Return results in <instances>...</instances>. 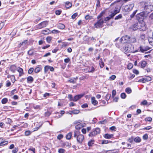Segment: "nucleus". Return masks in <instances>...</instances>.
Returning a JSON list of instances; mask_svg holds the SVG:
<instances>
[{
    "instance_id": "obj_21",
    "label": "nucleus",
    "mask_w": 153,
    "mask_h": 153,
    "mask_svg": "<svg viewBox=\"0 0 153 153\" xmlns=\"http://www.w3.org/2000/svg\"><path fill=\"white\" fill-rule=\"evenodd\" d=\"M134 140L136 143H139L141 142V140L140 137L137 136L134 138Z\"/></svg>"
},
{
    "instance_id": "obj_19",
    "label": "nucleus",
    "mask_w": 153,
    "mask_h": 153,
    "mask_svg": "<svg viewBox=\"0 0 153 153\" xmlns=\"http://www.w3.org/2000/svg\"><path fill=\"white\" fill-rule=\"evenodd\" d=\"M27 82L28 83H31L34 80L33 77L31 76H29L27 78Z\"/></svg>"
},
{
    "instance_id": "obj_22",
    "label": "nucleus",
    "mask_w": 153,
    "mask_h": 153,
    "mask_svg": "<svg viewBox=\"0 0 153 153\" xmlns=\"http://www.w3.org/2000/svg\"><path fill=\"white\" fill-rule=\"evenodd\" d=\"M18 71L19 73V76H21L24 74V72L23 69L20 67H19L17 70Z\"/></svg>"
},
{
    "instance_id": "obj_40",
    "label": "nucleus",
    "mask_w": 153,
    "mask_h": 153,
    "mask_svg": "<svg viewBox=\"0 0 153 153\" xmlns=\"http://www.w3.org/2000/svg\"><path fill=\"white\" fill-rule=\"evenodd\" d=\"M120 97L122 99H124L126 97V95L125 93H123L121 94Z\"/></svg>"
},
{
    "instance_id": "obj_63",
    "label": "nucleus",
    "mask_w": 153,
    "mask_h": 153,
    "mask_svg": "<svg viewBox=\"0 0 153 153\" xmlns=\"http://www.w3.org/2000/svg\"><path fill=\"white\" fill-rule=\"evenodd\" d=\"M18 151V149L17 148H15L12 151L13 153H16Z\"/></svg>"
},
{
    "instance_id": "obj_52",
    "label": "nucleus",
    "mask_w": 153,
    "mask_h": 153,
    "mask_svg": "<svg viewBox=\"0 0 153 153\" xmlns=\"http://www.w3.org/2000/svg\"><path fill=\"white\" fill-rule=\"evenodd\" d=\"M147 103L148 102L146 100H144L141 102L140 105H147Z\"/></svg>"
},
{
    "instance_id": "obj_64",
    "label": "nucleus",
    "mask_w": 153,
    "mask_h": 153,
    "mask_svg": "<svg viewBox=\"0 0 153 153\" xmlns=\"http://www.w3.org/2000/svg\"><path fill=\"white\" fill-rule=\"evenodd\" d=\"M150 44L153 46V39H150L149 40Z\"/></svg>"
},
{
    "instance_id": "obj_43",
    "label": "nucleus",
    "mask_w": 153,
    "mask_h": 153,
    "mask_svg": "<svg viewBox=\"0 0 153 153\" xmlns=\"http://www.w3.org/2000/svg\"><path fill=\"white\" fill-rule=\"evenodd\" d=\"M49 66L46 65L44 67V71L45 73H46L49 69Z\"/></svg>"
},
{
    "instance_id": "obj_29",
    "label": "nucleus",
    "mask_w": 153,
    "mask_h": 153,
    "mask_svg": "<svg viewBox=\"0 0 153 153\" xmlns=\"http://www.w3.org/2000/svg\"><path fill=\"white\" fill-rule=\"evenodd\" d=\"M95 71V68L93 66H91L89 68L88 72L93 73Z\"/></svg>"
},
{
    "instance_id": "obj_46",
    "label": "nucleus",
    "mask_w": 153,
    "mask_h": 153,
    "mask_svg": "<svg viewBox=\"0 0 153 153\" xmlns=\"http://www.w3.org/2000/svg\"><path fill=\"white\" fill-rule=\"evenodd\" d=\"M133 67V65L131 63L128 64L127 65V68L129 69H131Z\"/></svg>"
},
{
    "instance_id": "obj_4",
    "label": "nucleus",
    "mask_w": 153,
    "mask_h": 153,
    "mask_svg": "<svg viewBox=\"0 0 153 153\" xmlns=\"http://www.w3.org/2000/svg\"><path fill=\"white\" fill-rule=\"evenodd\" d=\"M124 51L128 53H134L137 52V51H134V45L131 44L125 46L124 48Z\"/></svg>"
},
{
    "instance_id": "obj_47",
    "label": "nucleus",
    "mask_w": 153,
    "mask_h": 153,
    "mask_svg": "<svg viewBox=\"0 0 153 153\" xmlns=\"http://www.w3.org/2000/svg\"><path fill=\"white\" fill-rule=\"evenodd\" d=\"M34 70V69L33 68H31L28 70V73L29 74H31L32 73Z\"/></svg>"
},
{
    "instance_id": "obj_62",
    "label": "nucleus",
    "mask_w": 153,
    "mask_h": 153,
    "mask_svg": "<svg viewBox=\"0 0 153 153\" xmlns=\"http://www.w3.org/2000/svg\"><path fill=\"white\" fill-rule=\"evenodd\" d=\"M27 40H24L23 42H22V44H23V46H25L27 45Z\"/></svg>"
},
{
    "instance_id": "obj_10",
    "label": "nucleus",
    "mask_w": 153,
    "mask_h": 153,
    "mask_svg": "<svg viewBox=\"0 0 153 153\" xmlns=\"http://www.w3.org/2000/svg\"><path fill=\"white\" fill-rule=\"evenodd\" d=\"M134 6V4L126 5L124 7V9L125 11L129 12L131 10Z\"/></svg>"
},
{
    "instance_id": "obj_7",
    "label": "nucleus",
    "mask_w": 153,
    "mask_h": 153,
    "mask_svg": "<svg viewBox=\"0 0 153 153\" xmlns=\"http://www.w3.org/2000/svg\"><path fill=\"white\" fill-rule=\"evenodd\" d=\"M100 129L98 128H96L94 130L91 132L88 135L89 137H92L99 134L100 132Z\"/></svg>"
},
{
    "instance_id": "obj_14",
    "label": "nucleus",
    "mask_w": 153,
    "mask_h": 153,
    "mask_svg": "<svg viewBox=\"0 0 153 153\" xmlns=\"http://www.w3.org/2000/svg\"><path fill=\"white\" fill-rule=\"evenodd\" d=\"M139 48L140 51L142 53H143L145 51H146L149 50L148 48L141 46Z\"/></svg>"
},
{
    "instance_id": "obj_45",
    "label": "nucleus",
    "mask_w": 153,
    "mask_h": 153,
    "mask_svg": "<svg viewBox=\"0 0 153 153\" xmlns=\"http://www.w3.org/2000/svg\"><path fill=\"white\" fill-rule=\"evenodd\" d=\"M111 141H108V140H103L102 141V144H107L109 142H111Z\"/></svg>"
},
{
    "instance_id": "obj_57",
    "label": "nucleus",
    "mask_w": 153,
    "mask_h": 153,
    "mask_svg": "<svg viewBox=\"0 0 153 153\" xmlns=\"http://www.w3.org/2000/svg\"><path fill=\"white\" fill-rule=\"evenodd\" d=\"M51 114V113L49 111H48L45 113V116L46 117H48Z\"/></svg>"
},
{
    "instance_id": "obj_53",
    "label": "nucleus",
    "mask_w": 153,
    "mask_h": 153,
    "mask_svg": "<svg viewBox=\"0 0 153 153\" xmlns=\"http://www.w3.org/2000/svg\"><path fill=\"white\" fill-rule=\"evenodd\" d=\"M62 44L61 45L62 47H66L68 45V42H62Z\"/></svg>"
},
{
    "instance_id": "obj_27",
    "label": "nucleus",
    "mask_w": 153,
    "mask_h": 153,
    "mask_svg": "<svg viewBox=\"0 0 153 153\" xmlns=\"http://www.w3.org/2000/svg\"><path fill=\"white\" fill-rule=\"evenodd\" d=\"M57 27L61 29H63L65 28V26L63 24L60 23L58 25Z\"/></svg>"
},
{
    "instance_id": "obj_30",
    "label": "nucleus",
    "mask_w": 153,
    "mask_h": 153,
    "mask_svg": "<svg viewBox=\"0 0 153 153\" xmlns=\"http://www.w3.org/2000/svg\"><path fill=\"white\" fill-rule=\"evenodd\" d=\"M125 91L127 94H130L132 90L130 88L128 87L126 89Z\"/></svg>"
},
{
    "instance_id": "obj_6",
    "label": "nucleus",
    "mask_w": 153,
    "mask_h": 153,
    "mask_svg": "<svg viewBox=\"0 0 153 153\" xmlns=\"http://www.w3.org/2000/svg\"><path fill=\"white\" fill-rule=\"evenodd\" d=\"M104 21L102 19H99L97 22L94 25V27L95 28L102 27L103 26Z\"/></svg>"
},
{
    "instance_id": "obj_3",
    "label": "nucleus",
    "mask_w": 153,
    "mask_h": 153,
    "mask_svg": "<svg viewBox=\"0 0 153 153\" xmlns=\"http://www.w3.org/2000/svg\"><path fill=\"white\" fill-rule=\"evenodd\" d=\"M143 9L145 13H147L148 15L149 13H150L153 10V5L148 4L147 3L145 2L143 6Z\"/></svg>"
},
{
    "instance_id": "obj_60",
    "label": "nucleus",
    "mask_w": 153,
    "mask_h": 153,
    "mask_svg": "<svg viewBox=\"0 0 153 153\" xmlns=\"http://www.w3.org/2000/svg\"><path fill=\"white\" fill-rule=\"evenodd\" d=\"M61 12L62 11L61 10H58L56 11L55 13L56 15H59L61 14Z\"/></svg>"
},
{
    "instance_id": "obj_38",
    "label": "nucleus",
    "mask_w": 153,
    "mask_h": 153,
    "mask_svg": "<svg viewBox=\"0 0 153 153\" xmlns=\"http://www.w3.org/2000/svg\"><path fill=\"white\" fill-rule=\"evenodd\" d=\"M122 17V15L121 14H120L116 16L115 18L114 19L115 20H118L120 19H121Z\"/></svg>"
},
{
    "instance_id": "obj_20",
    "label": "nucleus",
    "mask_w": 153,
    "mask_h": 153,
    "mask_svg": "<svg viewBox=\"0 0 153 153\" xmlns=\"http://www.w3.org/2000/svg\"><path fill=\"white\" fill-rule=\"evenodd\" d=\"M16 68V67L14 65H11L10 67V70L13 73H14L15 72Z\"/></svg>"
},
{
    "instance_id": "obj_37",
    "label": "nucleus",
    "mask_w": 153,
    "mask_h": 153,
    "mask_svg": "<svg viewBox=\"0 0 153 153\" xmlns=\"http://www.w3.org/2000/svg\"><path fill=\"white\" fill-rule=\"evenodd\" d=\"M90 38L88 36H85L83 37V39L84 41L88 42V41Z\"/></svg>"
},
{
    "instance_id": "obj_59",
    "label": "nucleus",
    "mask_w": 153,
    "mask_h": 153,
    "mask_svg": "<svg viewBox=\"0 0 153 153\" xmlns=\"http://www.w3.org/2000/svg\"><path fill=\"white\" fill-rule=\"evenodd\" d=\"M78 15V14L77 13H76L74 14L72 16L71 18L73 19H75Z\"/></svg>"
},
{
    "instance_id": "obj_55",
    "label": "nucleus",
    "mask_w": 153,
    "mask_h": 153,
    "mask_svg": "<svg viewBox=\"0 0 153 153\" xmlns=\"http://www.w3.org/2000/svg\"><path fill=\"white\" fill-rule=\"evenodd\" d=\"M143 139L144 140H146L148 138V135L147 134H145L143 137Z\"/></svg>"
},
{
    "instance_id": "obj_28",
    "label": "nucleus",
    "mask_w": 153,
    "mask_h": 153,
    "mask_svg": "<svg viewBox=\"0 0 153 153\" xmlns=\"http://www.w3.org/2000/svg\"><path fill=\"white\" fill-rule=\"evenodd\" d=\"M99 64L101 68H102L104 66V63L102 62V58L100 59Z\"/></svg>"
},
{
    "instance_id": "obj_36",
    "label": "nucleus",
    "mask_w": 153,
    "mask_h": 153,
    "mask_svg": "<svg viewBox=\"0 0 153 153\" xmlns=\"http://www.w3.org/2000/svg\"><path fill=\"white\" fill-rule=\"evenodd\" d=\"M66 152V150L62 148L59 149L58 152L59 153H65Z\"/></svg>"
},
{
    "instance_id": "obj_23",
    "label": "nucleus",
    "mask_w": 153,
    "mask_h": 153,
    "mask_svg": "<svg viewBox=\"0 0 153 153\" xmlns=\"http://www.w3.org/2000/svg\"><path fill=\"white\" fill-rule=\"evenodd\" d=\"M50 30L48 29H46L45 30L42 31V33L44 34H48L50 33Z\"/></svg>"
},
{
    "instance_id": "obj_49",
    "label": "nucleus",
    "mask_w": 153,
    "mask_h": 153,
    "mask_svg": "<svg viewBox=\"0 0 153 153\" xmlns=\"http://www.w3.org/2000/svg\"><path fill=\"white\" fill-rule=\"evenodd\" d=\"M116 92L115 90H114L112 92V97L114 98V96L116 94Z\"/></svg>"
},
{
    "instance_id": "obj_56",
    "label": "nucleus",
    "mask_w": 153,
    "mask_h": 153,
    "mask_svg": "<svg viewBox=\"0 0 153 153\" xmlns=\"http://www.w3.org/2000/svg\"><path fill=\"white\" fill-rule=\"evenodd\" d=\"M31 133V132L30 131H25V135L26 136H28Z\"/></svg>"
},
{
    "instance_id": "obj_61",
    "label": "nucleus",
    "mask_w": 153,
    "mask_h": 153,
    "mask_svg": "<svg viewBox=\"0 0 153 153\" xmlns=\"http://www.w3.org/2000/svg\"><path fill=\"white\" fill-rule=\"evenodd\" d=\"M69 82L70 83H72L73 84H74L76 83V82L74 80V79H70L68 80Z\"/></svg>"
},
{
    "instance_id": "obj_51",
    "label": "nucleus",
    "mask_w": 153,
    "mask_h": 153,
    "mask_svg": "<svg viewBox=\"0 0 153 153\" xmlns=\"http://www.w3.org/2000/svg\"><path fill=\"white\" fill-rule=\"evenodd\" d=\"M104 14V12H101L97 16V19H99L103 15V14Z\"/></svg>"
},
{
    "instance_id": "obj_8",
    "label": "nucleus",
    "mask_w": 153,
    "mask_h": 153,
    "mask_svg": "<svg viewBox=\"0 0 153 153\" xmlns=\"http://www.w3.org/2000/svg\"><path fill=\"white\" fill-rule=\"evenodd\" d=\"M129 36L125 35L122 36L120 40V42L123 43H128L129 42Z\"/></svg>"
},
{
    "instance_id": "obj_39",
    "label": "nucleus",
    "mask_w": 153,
    "mask_h": 153,
    "mask_svg": "<svg viewBox=\"0 0 153 153\" xmlns=\"http://www.w3.org/2000/svg\"><path fill=\"white\" fill-rule=\"evenodd\" d=\"M12 122V121L11 119L10 118H7L6 120V123L7 124H9Z\"/></svg>"
},
{
    "instance_id": "obj_2",
    "label": "nucleus",
    "mask_w": 153,
    "mask_h": 153,
    "mask_svg": "<svg viewBox=\"0 0 153 153\" xmlns=\"http://www.w3.org/2000/svg\"><path fill=\"white\" fill-rule=\"evenodd\" d=\"M74 137L76 138L77 141L80 144H82L84 140V136L81 134H79V132L78 131H74Z\"/></svg>"
},
{
    "instance_id": "obj_13",
    "label": "nucleus",
    "mask_w": 153,
    "mask_h": 153,
    "mask_svg": "<svg viewBox=\"0 0 153 153\" xmlns=\"http://www.w3.org/2000/svg\"><path fill=\"white\" fill-rule=\"evenodd\" d=\"M129 40L128 43H133L136 42V38L134 37H130L129 36Z\"/></svg>"
},
{
    "instance_id": "obj_54",
    "label": "nucleus",
    "mask_w": 153,
    "mask_h": 153,
    "mask_svg": "<svg viewBox=\"0 0 153 153\" xmlns=\"http://www.w3.org/2000/svg\"><path fill=\"white\" fill-rule=\"evenodd\" d=\"M109 151L112 152V153H118L119 152V151L118 149L111 150H110Z\"/></svg>"
},
{
    "instance_id": "obj_17",
    "label": "nucleus",
    "mask_w": 153,
    "mask_h": 153,
    "mask_svg": "<svg viewBox=\"0 0 153 153\" xmlns=\"http://www.w3.org/2000/svg\"><path fill=\"white\" fill-rule=\"evenodd\" d=\"M91 102L94 105H96L97 104V101L95 100V98L94 97H92L91 98Z\"/></svg>"
},
{
    "instance_id": "obj_15",
    "label": "nucleus",
    "mask_w": 153,
    "mask_h": 153,
    "mask_svg": "<svg viewBox=\"0 0 153 153\" xmlns=\"http://www.w3.org/2000/svg\"><path fill=\"white\" fill-rule=\"evenodd\" d=\"M113 134H106L104 135V137L105 138L107 139H110L113 137Z\"/></svg>"
},
{
    "instance_id": "obj_12",
    "label": "nucleus",
    "mask_w": 153,
    "mask_h": 153,
    "mask_svg": "<svg viewBox=\"0 0 153 153\" xmlns=\"http://www.w3.org/2000/svg\"><path fill=\"white\" fill-rule=\"evenodd\" d=\"M8 141L3 138H0V146H4L8 144Z\"/></svg>"
},
{
    "instance_id": "obj_34",
    "label": "nucleus",
    "mask_w": 153,
    "mask_h": 153,
    "mask_svg": "<svg viewBox=\"0 0 153 153\" xmlns=\"http://www.w3.org/2000/svg\"><path fill=\"white\" fill-rule=\"evenodd\" d=\"M8 100L7 98H5L1 100V103L3 104L6 103L8 101Z\"/></svg>"
},
{
    "instance_id": "obj_25",
    "label": "nucleus",
    "mask_w": 153,
    "mask_h": 153,
    "mask_svg": "<svg viewBox=\"0 0 153 153\" xmlns=\"http://www.w3.org/2000/svg\"><path fill=\"white\" fill-rule=\"evenodd\" d=\"M83 127L82 124V123H79L76 126L75 128L76 129L79 130L82 128Z\"/></svg>"
},
{
    "instance_id": "obj_24",
    "label": "nucleus",
    "mask_w": 153,
    "mask_h": 153,
    "mask_svg": "<svg viewBox=\"0 0 153 153\" xmlns=\"http://www.w3.org/2000/svg\"><path fill=\"white\" fill-rule=\"evenodd\" d=\"M80 111L79 110H74L70 112V114H77L79 113Z\"/></svg>"
},
{
    "instance_id": "obj_35",
    "label": "nucleus",
    "mask_w": 153,
    "mask_h": 153,
    "mask_svg": "<svg viewBox=\"0 0 153 153\" xmlns=\"http://www.w3.org/2000/svg\"><path fill=\"white\" fill-rule=\"evenodd\" d=\"M41 69V68L39 67H37L34 69V72L36 73H38L40 71Z\"/></svg>"
},
{
    "instance_id": "obj_5",
    "label": "nucleus",
    "mask_w": 153,
    "mask_h": 153,
    "mask_svg": "<svg viewBox=\"0 0 153 153\" xmlns=\"http://www.w3.org/2000/svg\"><path fill=\"white\" fill-rule=\"evenodd\" d=\"M118 13L119 11L117 10H114L113 12H111V14L109 15L108 16L105 18L104 20L106 21L110 20L111 19L113 18L114 16Z\"/></svg>"
},
{
    "instance_id": "obj_33",
    "label": "nucleus",
    "mask_w": 153,
    "mask_h": 153,
    "mask_svg": "<svg viewBox=\"0 0 153 153\" xmlns=\"http://www.w3.org/2000/svg\"><path fill=\"white\" fill-rule=\"evenodd\" d=\"M132 28L134 30H136L138 28L137 23L134 24Z\"/></svg>"
},
{
    "instance_id": "obj_42",
    "label": "nucleus",
    "mask_w": 153,
    "mask_h": 153,
    "mask_svg": "<svg viewBox=\"0 0 153 153\" xmlns=\"http://www.w3.org/2000/svg\"><path fill=\"white\" fill-rule=\"evenodd\" d=\"M111 97V95L110 94H108L105 96V99L106 101H108L110 99Z\"/></svg>"
},
{
    "instance_id": "obj_26",
    "label": "nucleus",
    "mask_w": 153,
    "mask_h": 153,
    "mask_svg": "<svg viewBox=\"0 0 153 153\" xmlns=\"http://www.w3.org/2000/svg\"><path fill=\"white\" fill-rule=\"evenodd\" d=\"M94 140H91L88 142V145L89 146H91L94 143Z\"/></svg>"
},
{
    "instance_id": "obj_31",
    "label": "nucleus",
    "mask_w": 153,
    "mask_h": 153,
    "mask_svg": "<svg viewBox=\"0 0 153 153\" xmlns=\"http://www.w3.org/2000/svg\"><path fill=\"white\" fill-rule=\"evenodd\" d=\"M72 136V133L71 132L68 133L66 135V138L68 140H70Z\"/></svg>"
},
{
    "instance_id": "obj_41",
    "label": "nucleus",
    "mask_w": 153,
    "mask_h": 153,
    "mask_svg": "<svg viewBox=\"0 0 153 153\" xmlns=\"http://www.w3.org/2000/svg\"><path fill=\"white\" fill-rule=\"evenodd\" d=\"M127 140L129 143H132L134 140V137H131L130 138H128Z\"/></svg>"
},
{
    "instance_id": "obj_11",
    "label": "nucleus",
    "mask_w": 153,
    "mask_h": 153,
    "mask_svg": "<svg viewBox=\"0 0 153 153\" xmlns=\"http://www.w3.org/2000/svg\"><path fill=\"white\" fill-rule=\"evenodd\" d=\"M151 78L150 77L148 76H146L138 80V82L145 83L146 82L150 81L151 80Z\"/></svg>"
},
{
    "instance_id": "obj_48",
    "label": "nucleus",
    "mask_w": 153,
    "mask_h": 153,
    "mask_svg": "<svg viewBox=\"0 0 153 153\" xmlns=\"http://www.w3.org/2000/svg\"><path fill=\"white\" fill-rule=\"evenodd\" d=\"M116 78V76L115 75H112L109 77V80H113Z\"/></svg>"
},
{
    "instance_id": "obj_50",
    "label": "nucleus",
    "mask_w": 153,
    "mask_h": 153,
    "mask_svg": "<svg viewBox=\"0 0 153 153\" xmlns=\"http://www.w3.org/2000/svg\"><path fill=\"white\" fill-rule=\"evenodd\" d=\"M145 120L146 121L151 122L152 121V118L151 117H147L145 119Z\"/></svg>"
},
{
    "instance_id": "obj_9",
    "label": "nucleus",
    "mask_w": 153,
    "mask_h": 153,
    "mask_svg": "<svg viewBox=\"0 0 153 153\" xmlns=\"http://www.w3.org/2000/svg\"><path fill=\"white\" fill-rule=\"evenodd\" d=\"M48 24L47 21H44L40 23L37 25V28L38 29H40L45 27Z\"/></svg>"
},
{
    "instance_id": "obj_44",
    "label": "nucleus",
    "mask_w": 153,
    "mask_h": 153,
    "mask_svg": "<svg viewBox=\"0 0 153 153\" xmlns=\"http://www.w3.org/2000/svg\"><path fill=\"white\" fill-rule=\"evenodd\" d=\"M137 11V10H136L135 11H134L132 13L131 15H130V17L131 18H133Z\"/></svg>"
},
{
    "instance_id": "obj_1",
    "label": "nucleus",
    "mask_w": 153,
    "mask_h": 153,
    "mask_svg": "<svg viewBox=\"0 0 153 153\" xmlns=\"http://www.w3.org/2000/svg\"><path fill=\"white\" fill-rule=\"evenodd\" d=\"M148 16L147 13H145V11L141 12L137 14L136 16V20L138 21L140 24H141V27L143 28L142 29H145L144 27L145 24L144 21L146 19Z\"/></svg>"
},
{
    "instance_id": "obj_18",
    "label": "nucleus",
    "mask_w": 153,
    "mask_h": 153,
    "mask_svg": "<svg viewBox=\"0 0 153 153\" xmlns=\"http://www.w3.org/2000/svg\"><path fill=\"white\" fill-rule=\"evenodd\" d=\"M65 7L67 9L70 8L72 6V4L69 1L66 2H65Z\"/></svg>"
},
{
    "instance_id": "obj_16",
    "label": "nucleus",
    "mask_w": 153,
    "mask_h": 153,
    "mask_svg": "<svg viewBox=\"0 0 153 153\" xmlns=\"http://www.w3.org/2000/svg\"><path fill=\"white\" fill-rule=\"evenodd\" d=\"M139 65H141V68H143L146 67L147 63L145 61H142L139 63Z\"/></svg>"
},
{
    "instance_id": "obj_32",
    "label": "nucleus",
    "mask_w": 153,
    "mask_h": 153,
    "mask_svg": "<svg viewBox=\"0 0 153 153\" xmlns=\"http://www.w3.org/2000/svg\"><path fill=\"white\" fill-rule=\"evenodd\" d=\"M52 39V37L48 36L46 38V40L48 43H50L51 42Z\"/></svg>"
},
{
    "instance_id": "obj_58",
    "label": "nucleus",
    "mask_w": 153,
    "mask_h": 153,
    "mask_svg": "<svg viewBox=\"0 0 153 153\" xmlns=\"http://www.w3.org/2000/svg\"><path fill=\"white\" fill-rule=\"evenodd\" d=\"M60 32V31L56 30H54L52 31L51 33H58Z\"/></svg>"
}]
</instances>
